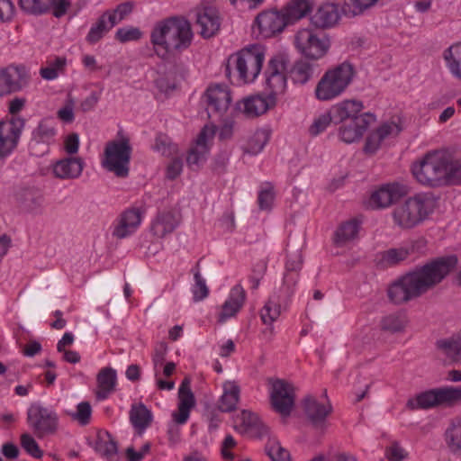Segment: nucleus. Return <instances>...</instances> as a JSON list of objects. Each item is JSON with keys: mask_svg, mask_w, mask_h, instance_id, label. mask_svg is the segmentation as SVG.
Listing matches in <instances>:
<instances>
[{"mask_svg": "<svg viewBox=\"0 0 461 461\" xmlns=\"http://www.w3.org/2000/svg\"><path fill=\"white\" fill-rule=\"evenodd\" d=\"M457 257H438L401 276L387 289L390 301L395 304L419 297L439 284L456 267Z\"/></svg>", "mask_w": 461, "mask_h": 461, "instance_id": "nucleus-1", "label": "nucleus"}, {"mask_svg": "<svg viewBox=\"0 0 461 461\" xmlns=\"http://www.w3.org/2000/svg\"><path fill=\"white\" fill-rule=\"evenodd\" d=\"M363 101L348 98L332 105L338 139L345 144L359 142L371 125L375 122L376 115L371 112H363Z\"/></svg>", "mask_w": 461, "mask_h": 461, "instance_id": "nucleus-2", "label": "nucleus"}, {"mask_svg": "<svg viewBox=\"0 0 461 461\" xmlns=\"http://www.w3.org/2000/svg\"><path fill=\"white\" fill-rule=\"evenodd\" d=\"M193 38L190 23L179 17L158 22L150 32L152 49L162 59H167L176 52L188 49Z\"/></svg>", "mask_w": 461, "mask_h": 461, "instance_id": "nucleus-3", "label": "nucleus"}, {"mask_svg": "<svg viewBox=\"0 0 461 461\" xmlns=\"http://www.w3.org/2000/svg\"><path fill=\"white\" fill-rule=\"evenodd\" d=\"M266 54V47L259 43L249 44L233 52L227 60V76L239 86L254 84L262 72Z\"/></svg>", "mask_w": 461, "mask_h": 461, "instance_id": "nucleus-4", "label": "nucleus"}, {"mask_svg": "<svg viewBox=\"0 0 461 461\" xmlns=\"http://www.w3.org/2000/svg\"><path fill=\"white\" fill-rule=\"evenodd\" d=\"M438 203V198L431 192L417 193L394 206L393 221L399 229H413L430 218Z\"/></svg>", "mask_w": 461, "mask_h": 461, "instance_id": "nucleus-5", "label": "nucleus"}, {"mask_svg": "<svg viewBox=\"0 0 461 461\" xmlns=\"http://www.w3.org/2000/svg\"><path fill=\"white\" fill-rule=\"evenodd\" d=\"M449 158L441 151H431L411 165V173L415 180L429 187H439L448 185Z\"/></svg>", "mask_w": 461, "mask_h": 461, "instance_id": "nucleus-6", "label": "nucleus"}, {"mask_svg": "<svg viewBox=\"0 0 461 461\" xmlns=\"http://www.w3.org/2000/svg\"><path fill=\"white\" fill-rule=\"evenodd\" d=\"M354 76V68L348 62L328 69L315 86V98L321 102H329L339 98L346 92L353 81Z\"/></svg>", "mask_w": 461, "mask_h": 461, "instance_id": "nucleus-7", "label": "nucleus"}, {"mask_svg": "<svg viewBox=\"0 0 461 461\" xmlns=\"http://www.w3.org/2000/svg\"><path fill=\"white\" fill-rule=\"evenodd\" d=\"M131 153L132 147L128 137L122 136L117 140L108 141L101 157V166L118 177H127L130 172Z\"/></svg>", "mask_w": 461, "mask_h": 461, "instance_id": "nucleus-8", "label": "nucleus"}, {"mask_svg": "<svg viewBox=\"0 0 461 461\" xmlns=\"http://www.w3.org/2000/svg\"><path fill=\"white\" fill-rule=\"evenodd\" d=\"M294 45L298 53L305 59L319 60L328 54L331 41L327 33L307 27L295 32Z\"/></svg>", "mask_w": 461, "mask_h": 461, "instance_id": "nucleus-9", "label": "nucleus"}, {"mask_svg": "<svg viewBox=\"0 0 461 461\" xmlns=\"http://www.w3.org/2000/svg\"><path fill=\"white\" fill-rule=\"evenodd\" d=\"M288 59L283 52H278L270 57L267 68L263 73V86L270 97H274L277 103L278 97L283 95L287 89Z\"/></svg>", "mask_w": 461, "mask_h": 461, "instance_id": "nucleus-10", "label": "nucleus"}, {"mask_svg": "<svg viewBox=\"0 0 461 461\" xmlns=\"http://www.w3.org/2000/svg\"><path fill=\"white\" fill-rule=\"evenodd\" d=\"M461 401V387L446 386L421 392L409 399L411 409H428L439 404H451Z\"/></svg>", "mask_w": 461, "mask_h": 461, "instance_id": "nucleus-11", "label": "nucleus"}, {"mask_svg": "<svg viewBox=\"0 0 461 461\" xmlns=\"http://www.w3.org/2000/svg\"><path fill=\"white\" fill-rule=\"evenodd\" d=\"M58 420V415L52 409L44 407L40 402L32 403L27 410V423L40 438L57 429Z\"/></svg>", "mask_w": 461, "mask_h": 461, "instance_id": "nucleus-12", "label": "nucleus"}, {"mask_svg": "<svg viewBox=\"0 0 461 461\" xmlns=\"http://www.w3.org/2000/svg\"><path fill=\"white\" fill-rule=\"evenodd\" d=\"M25 121L19 116L6 117L0 121V158L9 157L17 148Z\"/></svg>", "mask_w": 461, "mask_h": 461, "instance_id": "nucleus-13", "label": "nucleus"}, {"mask_svg": "<svg viewBox=\"0 0 461 461\" xmlns=\"http://www.w3.org/2000/svg\"><path fill=\"white\" fill-rule=\"evenodd\" d=\"M269 398L274 411L287 418L294 405V388L285 380H272L269 383Z\"/></svg>", "mask_w": 461, "mask_h": 461, "instance_id": "nucleus-14", "label": "nucleus"}, {"mask_svg": "<svg viewBox=\"0 0 461 461\" xmlns=\"http://www.w3.org/2000/svg\"><path fill=\"white\" fill-rule=\"evenodd\" d=\"M217 128L212 123L205 124L186 156V163L190 167H201L208 158Z\"/></svg>", "mask_w": 461, "mask_h": 461, "instance_id": "nucleus-15", "label": "nucleus"}, {"mask_svg": "<svg viewBox=\"0 0 461 461\" xmlns=\"http://www.w3.org/2000/svg\"><path fill=\"white\" fill-rule=\"evenodd\" d=\"M303 404L306 417L315 427H322L332 411V405L326 392L319 396H307Z\"/></svg>", "mask_w": 461, "mask_h": 461, "instance_id": "nucleus-16", "label": "nucleus"}, {"mask_svg": "<svg viewBox=\"0 0 461 461\" xmlns=\"http://www.w3.org/2000/svg\"><path fill=\"white\" fill-rule=\"evenodd\" d=\"M84 167L85 162L81 158L69 156L52 160L49 171L54 178L74 180L82 176Z\"/></svg>", "mask_w": 461, "mask_h": 461, "instance_id": "nucleus-17", "label": "nucleus"}, {"mask_svg": "<svg viewBox=\"0 0 461 461\" xmlns=\"http://www.w3.org/2000/svg\"><path fill=\"white\" fill-rule=\"evenodd\" d=\"M287 26L281 10H267L258 14L254 22V30L263 38L281 33Z\"/></svg>", "mask_w": 461, "mask_h": 461, "instance_id": "nucleus-18", "label": "nucleus"}, {"mask_svg": "<svg viewBox=\"0 0 461 461\" xmlns=\"http://www.w3.org/2000/svg\"><path fill=\"white\" fill-rule=\"evenodd\" d=\"M274 97L265 93L249 95L237 103V108L248 118H257L276 105Z\"/></svg>", "mask_w": 461, "mask_h": 461, "instance_id": "nucleus-19", "label": "nucleus"}, {"mask_svg": "<svg viewBox=\"0 0 461 461\" xmlns=\"http://www.w3.org/2000/svg\"><path fill=\"white\" fill-rule=\"evenodd\" d=\"M196 400L190 387L188 379H184L177 393V408L171 414L172 421L176 425L185 424L191 411L195 407Z\"/></svg>", "mask_w": 461, "mask_h": 461, "instance_id": "nucleus-20", "label": "nucleus"}, {"mask_svg": "<svg viewBox=\"0 0 461 461\" xmlns=\"http://www.w3.org/2000/svg\"><path fill=\"white\" fill-rule=\"evenodd\" d=\"M23 11L27 14L41 15L52 11L55 17L66 14L70 7L68 0H19Z\"/></svg>", "mask_w": 461, "mask_h": 461, "instance_id": "nucleus-21", "label": "nucleus"}, {"mask_svg": "<svg viewBox=\"0 0 461 461\" xmlns=\"http://www.w3.org/2000/svg\"><path fill=\"white\" fill-rule=\"evenodd\" d=\"M204 98L209 114L213 113L220 116L229 109L232 102L230 88L221 84L210 86L204 94Z\"/></svg>", "mask_w": 461, "mask_h": 461, "instance_id": "nucleus-22", "label": "nucleus"}, {"mask_svg": "<svg viewBox=\"0 0 461 461\" xmlns=\"http://www.w3.org/2000/svg\"><path fill=\"white\" fill-rule=\"evenodd\" d=\"M406 193V186L399 183L383 185L371 194L368 206L374 209L386 208Z\"/></svg>", "mask_w": 461, "mask_h": 461, "instance_id": "nucleus-23", "label": "nucleus"}, {"mask_svg": "<svg viewBox=\"0 0 461 461\" xmlns=\"http://www.w3.org/2000/svg\"><path fill=\"white\" fill-rule=\"evenodd\" d=\"M144 217V211L140 208L125 210L114 224L113 235L118 239H125L140 228Z\"/></svg>", "mask_w": 461, "mask_h": 461, "instance_id": "nucleus-24", "label": "nucleus"}, {"mask_svg": "<svg viewBox=\"0 0 461 461\" xmlns=\"http://www.w3.org/2000/svg\"><path fill=\"white\" fill-rule=\"evenodd\" d=\"M194 13L203 37H212L218 32L220 18L214 6L203 3L194 9Z\"/></svg>", "mask_w": 461, "mask_h": 461, "instance_id": "nucleus-25", "label": "nucleus"}, {"mask_svg": "<svg viewBox=\"0 0 461 461\" xmlns=\"http://www.w3.org/2000/svg\"><path fill=\"white\" fill-rule=\"evenodd\" d=\"M402 130V126L395 122L383 123L367 135L363 149L364 152L367 154L375 153L385 139L396 136Z\"/></svg>", "mask_w": 461, "mask_h": 461, "instance_id": "nucleus-26", "label": "nucleus"}, {"mask_svg": "<svg viewBox=\"0 0 461 461\" xmlns=\"http://www.w3.org/2000/svg\"><path fill=\"white\" fill-rule=\"evenodd\" d=\"M246 301V292L241 285H235L230 290V293L221 306L218 315V321L224 323L228 320L234 318L244 305Z\"/></svg>", "mask_w": 461, "mask_h": 461, "instance_id": "nucleus-27", "label": "nucleus"}, {"mask_svg": "<svg viewBox=\"0 0 461 461\" xmlns=\"http://www.w3.org/2000/svg\"><path fill=\"white\" fill-rule=\"evenodd\" d=\"M0 72L9 93L21 91L28 85L30 80L29 70L22 65H12Z\"/></svg>", "mask_w": 461, "mask_h": 461, "instance_id": "nucleus-28", "label": "nucleus"}, {"mask_svg": "<svg viewBox=\"0 0 461 461\" xmlns=\"http://www.w3.org/2000/svg\"><path fill=\"white\" fill-rule=\"evenodd\" d=\"M95 397L97 401L106 400L115 390L117 384L116 371L112 367L101 369L96 376Z\"/></svg>", "mask_w": 461, "mask_h": 461, "instance_id": "nucleus-29", "label": "nucleus"}, {"mask_svg": "<svg viewBox=\"0 0 461 461\" xmlns=\"http://www.w3.org/2000/svg\"><path fill=\"white\" fill-rule=\"evenodd\" d=\"M340 19L339 6L335 4L325 3L319 6L311 17L312 23L320 28L334 26Z\"/></svg>", "mask_w": 461, "mask_h": 461, "instance_id": "nucleus-30", "label": "nucleus"}, {"mask_svg": "<svg viewBox=\"0 0 461 461\" xmlns=\"http://www.w3.org/2000/svg\"><path fill=\"white\" fill-rule=\"evenodd\" d=\"M222 393L219 398V409L229 412L236 409L240 396V386L234 380H226L222 384Z\"/></svg>", "mask_w": 461, "mask_h": 461, "instance_id": "nucleus-31", "label": "nucleus"}, {"mask_svg": "<svg viewBox=\"0 0 461 461\" xmlns=\"http://www.w3.org/2000/svg\"><path fill=\"white\" fill-rule=\"evenodd\" d=\"M359 230L360 222L355 219L342 222L334 232V244L339 248L350 244L357 238Z\"/></svg>", "mask_w": 461, "mask_h": 461, "instance_id": "nucleus-32", "label": "nucleus"}, {"mask_svg": "<svg viewBox=\"0 0 461 461\" xmlns=\"http://www.w3.org/2000/svg\"><path fill=\"white\" fill-rule=\"evenodd\" d=\"M288 25L304 18L312 10L310 0H294L280 9Z\"/></svg>", "mask_w": 461, "mask_h": 461, "instance_id": "nucleus-33", "label": "nucleus"}, {"mask_svg": "<svg viewBox=\"0 0 461 461\" xmlns=\"http://www.w3.org/2000/svg\"><path fill=\"white\" fill-rule=\"evenodd\" d=\"M179 224L177 216L170 211L159 212L152 222L155 236L164 238L173 232Z\"/></svg>", "mask_w": 461, "mask_h": 461, "instance_id": "nucleus-34", "label": "nucleus"}, {"mask_svg": "<svg viewBox=\"0 0 461 461\" xmlns=\"http://www.w3.org/2000/svg\"><path fill=\"white\" fill-rule=\"evenodd\" d=\"M445 66L449 73L461 80V41L452 43L442 53Z\"/></svg>", "mask_w": 461, "mask_h": 461, "instance_id": "nucleus-35", "label": "nucleus"}, {"mask_svg": "<svg viewBox=\"0 0 461 461\" xmlns=\"http://www.w3.org/2000/svg\"><path fill=\"white\" fill-rule=\"evenodd\" d=\"M96 452L108 461H116L118 458V447L112 435L107 431H99L94 443Z\"/></svg>", "mask_w": 461, "mask_h": 461, "instance_id": "nucleus-36", "label": "nucleus"}, {"mask_svg": "<svg viewBox=\"0 0 461 461\" xmlns=\"http://www.w3.org/2000/svg\"><path fill=\"white\" fill-rule=\"evenodd\" d=\"M57 129L50 119H42L32 133V140L37 144L51 145L55 141Z\"/></svg>", "mask_w": 461, "mask_h": 461, "instance_id": "nucleus-37", "label": "nucleus"}, {"mask_svg": "<svg viewBox=\"0 0 461 461\" xmlns=\"http://www.w3.org/2000/svg\"><path fill=\"white\" fill-rule=\"evenodd\" d=\"M412 251L413 246L411 244H405L381 252L378 255V260L384 267L393 266L407 259Z\"/></svg>", "mask_w": 461, "mask_h": 461, "instance_id": "nucleus-38", "label": "nucleus"}, {"mask_svg": "<svg viewBox=\"0 0 461 461\" xmlns=\"http://www.w3.org/2000/svg\"><path fill=\"white\" fill-rule=\"evenodd\" d=\"M153 415L143 403L133 404L130 411V420L133 428L142 434L149 426Z\"/></svg>", "mask_w": 461, "mask_h": 461, "instance_id": "nucleus-39", "label": "nucleus"}, {"mask_svg": "<svg viewBox=\"0 0 461 461\" xmlns=\"http://www.w3.org/2000/svg\"><path fill=\"white\" fill-rule=\"evenodd\" d=\"M271 137V130L267 127L257 129L248 139L244 148L246 153L258 155L261 153Z\"/></svg>", "mask_w": 461, "mask_h": 461, "instance_id": "nucleus-40", "label": "nucleus"}, {"mask_svg": "<svg viewBox=\"0 0 461 461\" xmlns=\"http://www.w3.org/2000/svg\"><path fill=\"white\" fill-rule=\"evenodd\" d=\"M284 308L276 296H271L261 308L259 315L262 322L270 327V332L273 333V323L276 321Z\"/></svg>", "mask_w": 461, "mask_h": 461, "instance_id": "nucleus-41", "label": "nucleus"}, {"mask_svg": "<svg viewBox=\"0 0 461 461\" xmlns=\"http://www.w3.org/2000/svg\"><path fill=\"white\" fill-rule=\"evenodd\" d=\"M113 27L114 26L108 19V16L103 13L96 22L91 25L89 32L86 36V41L90 44H95Z\"/></svg>", "mask_w": 461, "mask_h": 461, "instance_id": "nucleus-42", "label": "nucleus"}, {"mask_svg": "<svg viewBox=\"0 0 461 461\" xmlns=\"http://www.w3.org/2000/svg\"><path fill=\"white\" fill-rule=\"evenodd\" d=\"M258 416L249 411H241L233 419L235 430L240 434H248L258 425Z\"/></svg>", "mask_w": 461, "mask_h": 461, "instance_id": "nucleus-43", "label": "nucleus"}, {"mask_svg": "<svg viewBox=\"0 0 461 461\" xmlns=\"http://www.w3.org/2000/svg\"><path fill=\"white\" fill-rule=\"evenodd\" d=\"M176 370V364L174 362H167L166 364H162L161 367L156 371L153 369L154 379L156 383V386L159 390L171 391L175 387V383L173 381L164 380L163 377L170 376Z\"/></svg>", "mask_w": 461, "mask_h": 461, "instance_id": "nucleus-44", "label": "nucleus"}, {"mask_svg": "<svg viewBox=\"0 0 461 461\" xmlns=\"http://www.w3.org/2000/svg\"><path fill=\"white\" fill-rule=\"evenodd\" d=\"M438 347L453 360L461 359V330L457 335L438 341Z\"/></svg>", "mask_w": 461, "mask_h": 461, "instance_id": "nucleus-45", "label": "nucleus"}, {"mask_svg": "<svg viewBox=\"0 0 461 461\" xmlns=\"http://www.w3.org/2000/svg\"><path fill=\"white\" fill-rule=\"evenodd\" d=\"M334 121L332 106L329 111H325L316 114L308 128V132L311 136L316 137L325 131L330 123Z\"/></svg>", "mask_w": 461, "mask_h": 461, "instance_id": "nucleus-46", "label": "nucleus"}, {"mask_svg": "<svg viewBox=\"0 0 461 461\" xmlns=\"http://www.w3.org/2000/svg\"><path fill=\"white\" fill-rule=\"evenodd\" d=\"M67 65L68 59L65 57H56L53 60L49 61L46 67L40 69V75L45 80H55L64 72Z\"/></svg>", "mask_w": 461, "mask_h": 461, "instance_id": "nucleus-47", "label": "nucleus"}, {"mask_svg": "<svg viewBox=\"0 0 461 461\" xmlns=\"http://www.w3.org/2000/svg\"><path fill=\"white\" fill-rule=\"evenodd\" d=\"M406 322L405 314L402 312H397L384 316L381 321V327L384 330L397 332L404 329Z\"/></svg>", "mask_w": 461, "mask_h": 461, "instance_id": "nucleus-48", "label": "nucleus"}, {"mask_svg": "<svg viewBox=\"0 0 461 461\" xmlns=\"http://www.w3.org/2000/svg\"><path fill=\"white\" fill-rule=\"evenodd\" d=\"M313 75V68L306 62H298L292 70V79L294 84L303 85L307 83Z\"/></svg>", "mask_w": 461, "mask_h": 461, "instance_id": "nucleus-49", "label": "nucleus"}, {"mask_svg": "<svg viewBox=\"0 0 461 461\" xmlns=\"http://www.w3.org/2000/svg\"><path fill=\"white\" fill-rule=\"evenodd\" d=\"M276 193L271 183L262 184L258 192V205L261 210H270L274 204Z\"/></svg>", "mask_w": 461, "mask_h": 461, "instance_id": "nucleus-50", "label": "nucleus"}, {"mask_svg": "<svg viewBox=\"0 0 461 461\" xmlns=\"http://www.w3.org/2000/svg\"><path fill=\"white\" fill-rule=\"evenodd\" d=\"M133 10L131 2H124L118 5L114 9L104 12L113 26L124 20Z\"/></svg>", "mask_w": 461, "mask_h": 461, "instance_id": "nucleus-51", "label": "nucleus"}, {"mask_svg": "<svg viewBox=\"0 0 461 461\" xmlns=\"http://www.w3.org/2000/svg\"><path fill=\"white\" fill-rule=\"evenodd\" d=\"M239 446L234 438L228 434L221 444V456L225 461H236L239 456Z\"/></svg>", "mask_w": 461, "mask_h": 461, "instance_id": "nucleus-52", "label": "nucleus"}, {"mask_svg": "<svg viewBox=\"0 0 461 461\" xmlns=\"http://www.w3.org/2000/svg\"><path fill=\"white\" fill-rule=\"evenodd\" d=\"M266 450L272 461H291L289 452L275 438L269 439Z\"/></svg>", "mask_w": 461, "mask_h": 461, "instance_id": "nucleus-53", "label": "nucleus"}, {"mask_svg": "<svg viewBox=\"0 0 461 461\" xmlns=\"http://www.w3.org/2000/svg\"><path fill=\"white\" fill-rule=\"evenodd\" d=\"M446 442L451 451L461 454V420L447 429Z\"/></svg>", "mask_w": 461, "mask_h": 461, "instance_id": "nucleus-54", "label": "nucleus"}, {"mask_svg": "<svg viewBox=\"0 0 461 461\" xmlns=\"http://www.w3.org/2000/svg\"><path fill=\"white\" fill-rule=\"evenodd\" d=\"M409 456L408 450L398 441L391 442L384 449V456L388 461H406Z\"/></svg>", "mask_w": 461, "mask_h": 461, "instance_id": "nucleus-55", "label": "nucleus"}, {"mask_svg": "<svg viewBox=\"0 0 461 461\" xmlns=\"http://www.w3.org/2000/svg\"><path fill=\"white\" fill-rule=\"evenodd\" d=\"M21 446L27 454L34 458L40 459L43 456V451L40 448L35 438L29 433L21 435Z\"/></svg>", "mask_w": 461, "mask_h": 461, "instance_id": "nucleus-56", "label": "nucleus"}, {"mask_svg": "<svg viewBox=\"0 0 461 461\" xmlns=\"http://www.w3.org/2000/svg\"><path fill=\"white\" fill-rule=\"evenodd\" d=\"M194 283L192 285L191 291L194 301H202L209 294V289L206 285L205 279L202 276L199 271L194 275Z\"/></svg>", "mask_w": 461, "mask_h": 461, "instance_id": "nucleus-57", "label": "nucleus"}, {"mask_svg": "<svg viewBox=\"0 0 461 461\" xmlns=\"http://www.w3.org/2000/svg\"><path fill=\"white\" fill-rule=\"evenodd\" d=\"M141 31L139 28L133 26H124L119 28L115 32L116 40L122 43L138 41L141 38Z\"/></svg>", "mask_w": 461, "mask_h": 461, "instance_id": "nucleus-58", "label": "nucleus"}, {"mask_svg": "<svg viewBox=\"0 0 461 461\" xmlns=\"http://www.w3.org/2000/svg\"><path fill=\"white\" fill-rule=\"evenodd\" d=\"M92 408L88 402H81L77 405V410L72 413V418L81 425H86L91 419Z\"/></svg>", "mask_w": 461, "mask_h": 461, "instance_id": "nucleus-59", "label": "nucleus"}, {"mask_svg": "<svg viewBox=\"0 0 461 461\" xmlns=\"http://www.w3.org/2000/svg\"><path fill=\"white\" fill-rule=\"evenodd\" d=\"M75 101L69 95L68 96L64 105L57 112L58 118L65 123H70L75 119L74 113Z\"/></svg>", "mask_w": 461, "mask_h": 461, "instance_id": "nucleus-60", "label": "nucleus"}, {"mask_svg": "<svg viewBox=\"0 0 461 461\" xmlns=\"http://www.w3.org/2000/svg\"><path fill=\"white\" fill-rule=\"evenodd\" d=\"M153 149L163 156H169L176 149L169 138L165 134H158L155 139Z\"/></svg>", "mask_w": 461, "mask_h": 461, "instance_id": "nucleus-61", "label": "nucleus"}, {"mask_svg": "<svg viewBox=\"0 0 461 461\" xmlns=\"http://www.w3.org/2000/svg\"><path fill=\"white\" fill-rule=\"evenodd\" d=\"M150 450V444L145 443L140 450L129 447L125 450V456L128 461H141Z\"/></svg>", "mask_w": 461, "mask_h": 461, "instance_id": "nucleus-62", "label": "nucleus"}, {"mask_svg": "<svg viewBox=\"0 0 461 461\" xmlns=\"http://www.w3.org/2000/svg\"><path fill=\"white\" fill-rule=\"evenodd\" d=\"M79 149V136L77 133H70L64 138V150L72 156L77 153Z\"/></svg>", "mask_w": 461, "mask_h": 461, "instance_id": "nucleus-63", "label": "nucleus"}, {"mask_svg": "<svg viewBox=\"0 0 461 461\" xmlns=\"http://www.w3.org/2000/svg\"><path fill=\"white\" fill-rule=\"evenodd\" d=\"M461 183V162L449 158L448 185Z\"/></svg>", "mask_w": 461, "mask_h": 461, "instance_id": "nucleus-64", "label": "nucleus"}]
</instances>
